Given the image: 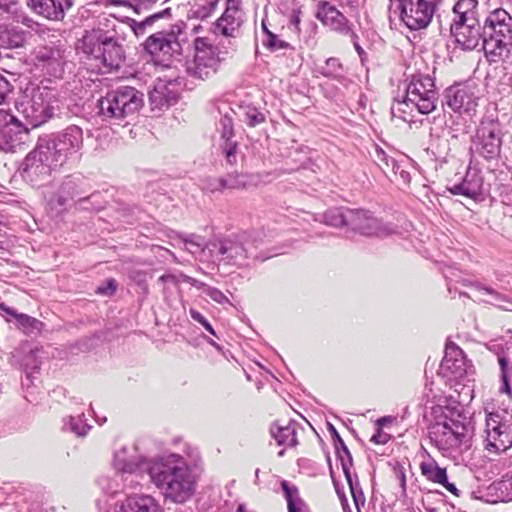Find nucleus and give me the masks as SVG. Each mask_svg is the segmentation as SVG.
I'll return each instance as SVG.
<instances>
[{"mask_svg":"<svg viewBox=\"0 0 512 512\" xmlns=\"http://www.w3.org/2000/svg\"><path fill=\"white\" fill-rule=\"evenodd\" d=\"M83 141V130L78 125L39 137L19 167L22 178L38 184L46 180L53 169L78 161Z\"/></svg>","mask_w":512,"mask_h":512,"instance_id":"nucleus-1","label":"nucleus"},{"mask_svg":"<svg viewBox=\"0 0 512 512\" xmlns=\"http://www.w3.org/2000/svg\"><path fill=\"white\" fill-rule=\"evenodd\" d=\"M150 479L162 491L165 499L173 503L187 502L196 491V476L185 459L178 454L154 459L150 467Z\"/></svg>","mask_w":512,"mask_h":512,"instance_id":"nucleus-2","label":"nucleus"},{"mask_svg":"<svg viewBox=\"0 0 512 512\" xmlns=\"http://www.w3.org/2000/svg\"><path fill=\"white\" fill-rule=\"evenodd\" d=\"M81 42V52L107 68H118L125 58L117 26L108 19L100 22L98 28L87 31Z\"/></svg>","mask_w":512,"mask_h":512,"instance_id":"nucleus-3","label":"nucleus"},{"mask_svg":"<svg viewBox=\"0 0 512 512\" xmlns=\"http://www.w3.org/2000/svg\"><path fill=\"white\" fill-rule=\"evenodd\" d=\"M478 46L489 62L508 58L512 46V16L504 9H495L480 22Z\"/></svg>","mask_w":512,"mask_h":512,"instance_id":"nucleus-4","label":"nucleus"},{"mask_svg":"<svg viewBox=\"0 0 512 512\" xmlns=\"http://www.w3.org/2000/svg\"><path fill=\"white\" fill-rule=\"evenodd\" d=\"M261 241L249 233H242L235 238L212 240L208 242L209 256L214 262L224 261L227 264L243 266L248 259L264 261L269 255L262 256L257 252Z\"/></svg>","mask_w":512,"mask_h":512,"instance_id":"nucleus-5","label":"nucleus"},{"mask_svg":"<svg viewBox=\"0 0 512 512\" xmlns=\"http://www.w3.org/2000/svg\"><path fill=\"white\" fill-rule=\"evenodd\" d=\"M22 100L16 102V110L23 116L31 128H37L59 111L57 92L48 86L27 88Z\"/></svg>","mask_w":512,"mask_h":512,"instance_id":"nucleus-6","label":"nucleus"},{"mask_svg":"<svg viewBox=\"0 0 512 512\" xmlns=\"http://www.w3.org/2000/svg\"><path fill=\"white\" fill-rule=\"evenodd\" d=\"M478 0H457L452 8L450 33L464 50L478 47L480 34Z\"/></svg>","mask_w":512,"mask_h":512,"instance_id":"nucleus-7","label":"nucleus"},{"mask_svg":"<svg viewBox=\"0 0 512 512\" xmlns=\"http://www.w3.org/2000/svg\"><path fill=\"white\" fill-rule=\"evenodd\" d=\"M143 93L123 86L106 93L97 102L98 114L105 121H121L135 114L144 104Z\"/></svg>","mask_w":512,"mask_h":512,"instance_id":"nucleus-8","label":"nucleus"},{"mask_svg":"<svg viewBox=\"0 0 512 512\" xmlns=\"http://www.w3.org/2000/svg\"><path fill=\"white\" fill-rule=\"evenodd\" d=\"M90 186L81 174H72L64 178L57 193L52 197L51 203L60 208H66L71 201H75L78 209L98 210L102 208L99 192H91Z\"/></svg>","mask_w":512,"mask_h":512,"instance_id":"nucleus-9","label":"nucleus"},{"mask_svg":"<svg viewBox=\"0 0 512 512\" xmlns=\"http://www.w3.org/2000/svg\"><path fill=\"white\" fill-rule=\"evenodd\" d=\"M442 0H389L390 15L397 16L410 30H421L431 23Z\"/></svg>","mask_w":512,"mask_h":512,"instance_id":"nucleus-10","label":"nucleus"},{"mask_svg":"<svg viewBox=\"0 0 512 512\" xmlns=\"http://www.w3.org/2000/svg\"><path fill=\"white\" fill-rule=\"evenodd\" d=\"M194 45V57L185 62V71L189 77L205 81L218 72L228 52L220 51L217 46L209 43L207 38H196Z\"/></svg>","mask_w":512,"mask_h":512,"instance_id":"nucleus-11","label":"nucleus"},{"mask_svg":"<svg viewBox=\"0 0 512 512\" xmlns=\"http://www.w3.org/2000/svg\"><path fill=\"white\" fill-rule=\"evenodd\" d=\"M471 437L469 426L460 419L445 417L443 422H436L429 429L431 443L442 452L469 449Z\"/></svg>","mask_w":512,"mask_h":512,"instance_id":"nucleus-12","label":"nucleus"},{"mask_svg":"<svg viewBox=\"0 0 512 512\" xmlns=\"http://www.w3.org/2000/svg\"><path fill=\"white\" fill-rule=\"evenodd\" d=\"M438 99L433 78L419 74L412 76L401 103L415 107L421 114H429L436 109Z\"/></svg>","mask_w":512,"mask_h":512,"instance_id":"nucleus-13","label":"nucleus"},{"mask_svg":"<svg viewBox=\"0 0 512 512\" xmlns=\"http://www.w3.org/2000/svg\"><path fill=\"white\" fill-rule=\"evenodd\" d=\"M186 24L179 21L173 24L169 30H163L151 34L143 44L144 50L153 58L163 57L168 60L174 55L181 54L179 35L183 33Z\"/></svg>","mask_w":512,"mask_h":512,"instance_id":"nucleus-14","label":"nucleus"},{"mask_svg":"<svg viewBox=\"0 0 512 512\" xmlns=\"http://www.w3.org/2000/svg\"><path fill=\"white\" fill-rule=\"evenodd\" d=\"M29 126L9 110L0 109V150L13 153L26 144L29 141Z\"/></svg>","mask_w":512,"mask_h":512,"instance_id":"nucleus-15","label":"nucleus"},{"mask_svg":"<svg viewBox=\"0 0 512 512\" xmlns=\"http://www.w3.org/2000/svg\"><path fill=\"white\" fill-rule=\"evenodd\" d=\"M502 131L494 120L481 121L473 139L472 150L487 161H497L501 155Z\"/></svg>","mask_w":512,"mask_h":512,"instance_id":"nucleus-16","label":"nucleus"},{"mask_svg":"<svg viewBox=\"0 0 512 512\" xmlns=\"http://www.w3.org/2000/svg\"><path fill=\"white\" fill-rule=\"evenodd\" d=\"M347 229L368 237H384L395 232L392 227L383 224L371 212L364 209L349 210Z\"/></svg>","mask_w":512,"mask_h":512,"instance_id":"nucleus-17","label":"nucleus"},{"mask_svg":"<svg viewBox=\"0 0 512 512\" xmlns=\"http://www.w3.org/2000/svg\"><path fill=\"white\" fill-rule=\"evenodd\" d=\"M33 64L44 76L61 78L64 73L65 51L59 46L46 45L35 49Z\"/></svg>","mask_w":512,"mask_h":512,"instance_id":"nucleus-18","label":"nucleus"},{"mask_svg":"<svg viewBox=\"0 0 512 512\" xmlns=\"http://www.w3.org/2000/svg\"><path fill=\"white\" fill-rule=\"evenodd\" d=\"M113 467L117 473L135 474L146 472L150 476V467L154 464V460H149L140 455L136 446H123L114 453ZM119 475L117 474V477Z\"/></svg>","mask_w":512,"mask_h":512,"instance_id":"nucleus-19","label":"nucleus"},{"mask_svg":"<svg viewBox=\"0 0 512 512\" xmlns=\"http://www.w3.org/2000/svg\"><path fill=\"white\" fill-rule=\"evenodd\" d=\"M507 409H499L486 413L485 429H484V449L489 454L500 455L503 453L502 444H500L503 435V428H505V416H507Z\"/></svg>","mask_w":512,"mask_h":512,"instance_id":"nucleus-20","label":"nucleus"},{"mask_svg":"<svg viewBox=\"0 0 512 512\" xmlns=\"http://www.w3.org/2000/svg\"><path fill=\"white\" fill-rule=\"evenodd\" d=\"M442 105L455 113H470L477 107V97L468 86L454 85L444 91Z\"/></svg>","mask_w":512,"mask_h":512,"instance_id":"nucleus-21","label":"nucleus"},{"mask_svg":"<svg viewBox=\"0 0 512 512\" xmlns=\"http://www.w3.org/2000/svg\"><path fill=\"white\" fill-rule=\"evenodd\" d=\"M315 16L324 26L329 27L331 30L342 35L357 38L346 16L328 1H320L318 3Z\"/></svg>","mask_w":512,"mask_h":512,"instance_id":"nucleus-22","label":"nucleus"},{"mask_svg":"<svg viewBox=\"0 0 512 512\" xmlns=\"http://www.w3.org/2000/svg\"><path fill=\"white\" fill-rule=\"evenodd\" d=\"M440 371L443 376L455 380H460L467 375L468 364L464 352L454 343L446 344Z\"/></svg>","mask_w":512,"mask_h":512,"instance_id":"nucleus-23","label":"nucleus"},{"mask_svg":"<svg viewBox=\"0 0 512 512\" xmlns=\"http://www.w3.org/2000/svg\"><path fill=\"white\" fill-rule=\"evenodd\" d=\"M72 4V0H29V6L35 13L55 21L62 20Z\"/></svg>","mask_w":512,"mask_h":512,"instance_id":"nucleus-24","label":"nucleus"},{"mask_svg":"<svg viewBox=\"0 0 512 512\" xmlns=\"http://www.w3.org/2000/svg\"><path fill=\"white\" fill-rule=\"evenodd\" d=\"M503 345V339H497L490 342L488 345V349L494 351L498 355V362L501 369V386L499 391L501 393L507 394L509 397L512 396V388L508 380L509 371L512 370V367H508V363L512 362V356L510 353V347L508 343Z\"/></svg>","mask_w":512,"mask_h":512,"instance_id":"nucleus-25","label":"nucleus"},{"mask_svg":"<svg viewBox=\"0 0 512 512\" xmlns=\"http://www.w3.org/2000/svg\"><path fill=\"white\" fill-rule=\"evenodd\" d=\"M240 11L239 0H226V8L222 16L216 21V27L227 37L234 36V33L241 25V20L237 16Z\"/></svg>","mask_w":512,"mask_h":512,"instance_id":"nucleus-26","label":"nucleus"},{"mask_svg":"<svg viewBox=\"0 0 512 512\" xmlns=\"http://www.w3.org/2000/svg\"><path fill=\"white\" fill-rule=\"evenodd\" d=\"M117 512H162V508L151 495L135 494L127 497Z\"/></svg>","mask_w":512,"mask_h":512,"instance_id":"nucleus-27","label":"nucleus"},{"mask_svg":"<svg viewBox=\"0 0 512 512\" xmlns=\"http://www.w3.org/2000/svg\"><path fill=\"white\" fill-rule=\"evenodd\" d=\"M297 426L296 421H289L286 425H280L275 422L270 427V434L275 439L278 445H287L289 447H295L298 444L297 441Z\"/></svg>","mask_w":512,"mask_h":512,"instance_id":"nucleus-28","label":"nucleus"},{"mask_svg":"<svg viewBox=\"0 0 512 512\" xmlns=\"http://www.w3.org/2000/svg\"><path fill=\"white\" fill-rule=\"evenodd\" d=\"M482 179L476 172L468 171L461 183L454 184L448 190L454 195H463L468 198H475L480 194Z\"/></svg>","mask_w":512,"mask_h":512,"instance_id":"nucleus-29","label":"nucleus"},{"mask_svg":"<svg viewBox=\"0 0 512 512\" xmlns=\"http://www.w3.org/2000/svg\"><path fill=\"white\" fill-rule=\"evenodd\" d=\"M172 15L171 8H165L164 10L160 12L153 13L149 16H147L143 21H136L135 19H132L130 17H125L122 22L126 24L132 32L135 34L136 37L144 36L147 32V29L152 27V25L160 20L165 18H170Z\"/></svg>","mask_w":512,"mask_h":512,"instance_id":"nucleus-30","label":"nucleus"},{"mask_svg":"<svg viewBox=\"0 0 512 512\" xmlns=\"http://www.w3.org/2000/svg\"><path fill=\"white\" fill-rule=\"evenodd\" d=\"M26 41L25 32L18 27L0 25V49H11L23 46Z\"/></svg>","mask_w":512,"mask_h":512,"instance_id":"nucleus-31","label":"nucleus"},{"mask_svg":"<svg viewBox=\"0 0 512 512\" xmlns=\"http://www.w3.org/2000/svg\"><path fill=\"white\" fill-rule=\"evenodd\" d=\"M281 488L287 501L288 512H311L306 502L300 498L299 490L295 485H290L288 481L283 480Z\"/></svg>","mask_w":512,"mask_h":512,"instance_id":"nucleus-32","label":"nucleus"},{"mask_svg":"<svg viewBox=\"0 0 512 512\" xmlns=\"http://www.w3.org/2000/svg\"><path fill=\"white\" fill-rule=\"evenodd\" d=\"M328 431L334 442L336 457L340 461L342 469H344V464L346 468H351L353 466L352 455L337 429L331 423H328Z\"/></svg>","mask_w":512,"mask_h":512,"instance_id":"nucleus-33","label":"nucleus"},{"mask_svg":"<svg viewBox=\"0 0 512 512\" xmlns=\"http://www.w3.org/2000/svg\"><path fill=\"white\" fill-rule=\"evenodd\" d=\"M349 208L334 207L319 215V221L334 228H347Z\"/></svg>","mask_w":512,"mask_h":512,"instance_id":"nucleus-34","label":"nucleus"},{"mask_svg":"<svg viewBox=\"0 0 512 512\" xmlns=\"http://www.w3.org/2000/svg\"><path fill=\"white\" fill-rule=\"evenodd\" d=\"M421 474L429 481L441 484L446 483L447 472L440 467L435 460L422 462L420 464Z\"/></svg>","mask_w":512,"mask_h":512,"instance_id":"nucleus-35","label":"nucleus"},{"mask_svg":"<svg viewBox=\"0 0 512 512\" xmlns=\"http://www.w3.org/2000/svg\"><path fill=\"white\" fill-rule=\"evenodd\" d=\"M343 473L346 478V481L349 485V489L354 501V504L356 508L359 510L361 506H364L365 504V496L363 493V490L361 488V485L358 481L357 475H355V478L352 477V473L350 471V468H346L344 466Z\"/></svg>","mask_w":512,"mask_h":512,"instance_id":"nucleus-36","label":"nucleus"},{"mask_svg":"<svg viewBox=\"0 0 512 512\" xmlns=\"http://www.w3.org/2000/svg\"><path fill=\"white\" fill-rule=\"evenodd\" d=\"M185 249L193 255H203L209 256V250L207 248L208 242L205 243L204 239L201 236L191 234L186 238H183Z\"/></svg>","mask_w":512,"mask_h":512,"instance_id":"nucleus-37","label":"nucleus"},{"mask_svg":"<svg viewBox=\"0 0 512 512\" xmlns=\"http://www.w3.org/2000/svg\"><path fill=\"white\" fill-rule=\"evenodd\" d=\"M374 161L382 172L389 176L391 169H398V160L388 155L382 148L376 147L374 153Z\"/></svg>","mask_w":512,"mask_h":512,"instance_id":"nucleus-38","label":"nucleus"},{"mask_svg":"<svg viewBox=\"0 0 512 512\" xmlns=\"http://www.w3.org/2000/svg\"><path fill=\"white\" fill-rule=\"evenodd\" d=\"M10 317L14 318L19 327L27 334L40 331L43 326V323L38 319L24 313H18L16 310H14V313Z\"/></svg>","mask_w":512,"mask_h":512,"instance_id":"nucleus-39","label":"nucleus"},{"mask_svg":"<svg viewBox=\"0 0 512 512\" xmlns=\"http://www.w3.org/2000/svg\"><path fill=\"white\" fill-rule=\"evenodd\" d=\"M320 73L327 78L339 80L343 77L344 68L338 58H328L325 65L321 67Z\"/></svg>","mask_w":512,"mask_h":512,"instance_id":"nucleus-40","label":"nucleus"},{"mask_svg":"<svg viewBox=\"0 0 512 512\" xmlns=\"http://www.w3.org/2000/svg\"><path fill=\"white\" fill-rule=\"evenodd\" d=\"M85 415L82 413L78 416H70L65 426L77 436H85L91 426L87 424Z\"/></svg>","mask_w":512,"mask_h":512,"instance_id":"nucleus-41","label":"nucleus"},{"mask_svg":"<svg viewBox=\"0 0 512 512\" xmlns=\"http://www.w3.org/2000/svg\"><path fill=\"white\" fill-rule=\"evenodd\" d=\"M248 177L244 174L231 173L224 177H221L220 185L224 189H240L245 188L248 185Z\"/></svg>","mask_w":512,"mask_h":512,"instance_id":"nucleus-42","label":"nucleus"},{"mask_svg":"<svg viewBox=\"0 0 512 512\" xmlns=\"http://www.w3.org/2000/svg\"><path fill=\"white\" fill-rule=\"evenodd\" d=\"M476 288L480 292H483L485 294H489V295L493 296V298L495 300L494 304L497 305L499 308H501L503 310H512L510 307L505 305L507 303L512 306V301L506 295L501 294V293L495 291L494 289L487 287L485 285H482V284H477Z\"/></svg>","mask_w":512,"mask_h":512,"instance_id":"nucleus-43","label":"nucleus"},{"mask_svg":"<svg viewBox=\"0 0 512 512\" xmlns=\"http://www.w3.org/2000/svg\"><path fill=\"white\" fill-rule=\"evenodd\" d=\"M390 181L397 183L400 186H408L411 181L409 171L405 169L402 162L398 161V169H391L389 176Z\"/></svg>","mask_w":512,"mask_h":512,"instance_id":"nucleus-44","label":"nucleus"},{"mask_svg":"<svg viewBox=\"0 0 512 512\" xmlns=\"http://www.w3.org/2000/svg\"><path fill=\"white\" fill-rule=\"evenodd\" d=\"M244 122L249 127H256L257 125L264 123L266 116L256 107H247L244 111Z\"/></svg>","mask_w":512,"mask_h":512,"instance_id":"nucleus-45","label":"nucleus"},{"mask_svg":"<svg viewBox=\"0 0 512 512\" xmlns=\"http://www.w3.org/2000/svg\"><path fill=\"white\" fill-rule=\"evenodd\" d=\"M505 428H503V441L500 442L502 444L501 448H503V453L512 448V411L507 412V416H505Z\"/></svg>","mask_w":512,"mask_h":512,"instance_id":"nucleus-46","label":"nucleus"},{"mask_svg":"<svg viewBox=\"0 0 512 512\" xmlns=\"http://www.w3.org/2000/svg\"><path fill=\"white\" fill-rule=\"evenodd\" d=\"M262 43L263 46L271 52L286 50L291 47L288 42L279 39L278 36L274 33H268V38H265Z\"/></svg>","mask_w":512,"mask_h":512,"instance_id":"nucleus-47","label":"nucleus"},{"mask_svg":"<svg viewBox=\"0 0 512 512\" xmlns=\"http://www.w3.org/2000/svg\"><path fill=\"white\" fill-rule=\"evenodd\" d=\"M98 484L103 489V491H105V493L111 495L117 494L124 489V487L121 486L116 479H110L106 476L99 478Z\"/></svg>","mask_w":512,"mask_h":512,"instance_id":"nucleus-48","label":"nucleus"},{"mask_svg":"<svg viewBox=\"0 0 512 512\" xmlns=\"http://www.w3.org/2000/svg\"><path fill=\"white\" fill-rule=\"evenodd\" d=\"M219 125L221 127V137L225 140H230L234 135L232 117L225 114L221 117Z\"/></svg>","mask_w":512,"mask_h":512,"instance_id":"nucleus-49","label":"nucleus"},{"mask_svg":"<svg viewBox=\"0 0 512 512\" xmlns=\"http://www.w3.org/2000/svg\"><path fill=\"white\" fill-rule=\"evenodd\" d=\"M223 153L225 155L226 161L233 165L236 163L237 157H236V151H237V143L232 142L230 140H225V144L222 148Z\"/></svg>","mask_w":512,"mask_h":512,"instance_id":"nucleus-50","label":"nucleus"},{"mask_svg":"<svg viewBox=\"0 0 512 512\" xmlns=\"http://www.w3.org/2000/svg\"><path fill=\"white\" fill-rule=\"evenodd\" d=\"M129 278L138 286L147 290V272L139 269H131L129 271Z\"/></svg>","mask_w":512,"mask_h":512,"instance_id":"nucleus-51","label":"nucleus"},{"mask_svg":"<svg viewBox=\"0 0 512 512\" xmlns=\"http://www.w3.org/2000/svg\"><path fill=\"white\" fill-rule=\"evenodd\" d=\"M189 314H190L191 318L194 321L201 324L206 329V331H208L211 335L216 336V332L213 329V327L211 326V324L199 311L195 310L194 308H191L189 310Z\"/></svg>","mask_w":512,"mask_h":512,"instance_id":"nucleus-52","label":"nucleus"},{"mask_svg":"<svg viewBox=\"0 0 512 512\" xmlns=\"http://www.w3.org/2000/svg\"><path fill=\"white\" fill-rule=\"evenodd\" d=\"M13 91L12 84L0 74V104L4 103L10 93Z\"/></svg>","mask_w":512,"mask_h":512,"instance_id":"nucleus-53","label":"nucleus"},{"mask_svg":"<svg viewBox=\"0 0 512 512\" xmlns=\"http://www.w3.org/2000/svg\"><path fill=\"white\" fill-rule=\"evenodd\" d=\"M116 289H117L116 281H115V279L111 278L106 281L105 285H101V286L97 287L96 293L99 295L110 296L115 293Z\"/></svg>","mask_w":512,"mask_h":512,"instance_id":"nucleus-54","label":"nucleus"},{"mask_svg":"<svg viewBox=\"0 0 512 512\" xmlns=\"http://www.w3.org/2000/svg\"><path fill=\"white\" fill-rule=\"evenodd\" d=\"M205 293L215 302L223 304L228 302V298L217 288L207 287Z\"/></svg>","mask_w":512,"mask_h":512,"instance_id":"nucleus-55","label":"nucleus"},{"mask_svg":"<svg viewBox=\"0 0 512 512\" xmlns=\"http://www.w3.org/2000/svg\"><path fill=\"white\" fill-rule=\"evenodd\" d=\"M159 0H137L134 6V12L140 14L143 11H148Z\"/></svg>","mask_w":512,"mask_h":512,"instance_id":"nucleus-56","label":"nucleus"},{"mask_svg":"<svg viewBox=\"0 0 512 512\" xmlns=\"http://www.w3.org/2000/svg\"><path fill=\"white\" fill-rule=\"evenodd\" d=\"M389 440L390 435L384 432L380 427H377L375 434L370 439V441L375 444H386Z\"/></svg>","mask_w":512,"mask_h":512,"instance_id":"nucleus-57","label":"nucleus"},{"mask_svg":"<svg viewBox=\"0 0 512 512\" xmlns=\"http://www.w3.org/2000/svg\"><path fill=\"white\" fill-rule=\"evenodd\" d=\"M221 177L220 178H211L206 181V184L204 186V189L209 192H216V191H223L224 187L220 185Z\"/></svg>","mask_w":512,"mask_h":512,"instance_id":"nucleus-58","label":"nucleus"},{"mask_svg":"<svg viewBox=\"0 0 512 512\" xmlns=\"http://www.w3.org/2000/svg\"><path fill=\"white\" fill-rule=\"evenodd\" d=\"M158 282L161 283H171L173 285H177L179 283V277L176 274H164L158 278Z\"/></svg>","mask_w":512,"mask_h":512,"instance_id":"nucleus-59","label":"nucleus"},{"mask_svg":"<svg viewBox=\"0 0 512 512\" xmlns=\"http://www.w3.org/2000/svg\"><path fill=\"white\" fill-rule=\"evenodd\" d=\"M215 6H216V3L215 2H212L210 4V7H201L198 11H197V14L199 17L201 18H206L210 15V13L215 9Z\"/></svg>","mask_w":512,"mask_h":512,"instance_id":"nucleus-60","label":"nucleus"},{"mask_svg":"<svg viewBox=\"0 0 512 512\" xmlns=\"http://www.w3.org/2000/svg\"><path fill=\"white\" fill-rule=\"evenodd\" d=\"M109 5L111 6H124L129 7L134 10L135 3H132L129 0H107Z\"/></svg>","mask_w":512,"mask_h":512,"instance_id":"nucleus-61","label":"nucleus"},{"mask_svg":"<svg viewBox=\"0 0 512 512\" xmlns=\"http://www.w3.org/2000/svg\"><path fill=\"white\" fill-rule=\"evenodd\" d=\"M442 485L453 495L459 497L460 490L455 486V484L448 482V478H446V483H442Z\"/></svg>","mask_w":512,"mask_h":512,"instance_id":"nucleus-62","label":"nucleus"},{"mask_svg":"<svg viewBox=\"0 0 512 512\" xmlns=\"http://www.w3.org/2000/svg\"><path fill=\"white\" fill-rule=\"evenodd\" d=\"M351 38H352L355 50L357 51V53H358L359 57L361 58V60H363V56L366 55V53L363 50V48L359 45V43L357 41L358 37L357 38L351 37Z\"/></svg>","mask_w":512,"mask_h":512,"instance_id":"nucleus-63","label":"nucleus"},{"mask_svg":"<svg viewBox=\"0 0 512 512\" xmlns=\"http://www.w3.org/2000/svg\"><path fill=\"white\" fill-rule=\"evenodd\" d=\"M341 6H348L350 8L356 9L359 5V0H342L340 2Z\"/></svg>","mask_w":512,"mask_h":512,"instance_id":"nucleus-64","label":"nucleus"}]
</instances>
